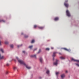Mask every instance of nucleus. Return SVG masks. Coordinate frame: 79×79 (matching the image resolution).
Returning <instances> with one entry per match:
<instances>
[{
  "mask_svg": "<svg viewBox=\"0 0 79 79\" xmlns=\"http://www.w3.org/2000/svg\"><path fill=\"white\" fill-rule=\"evenodd\" d=\"M21 46H22V44H21V45H19L17 46V47L18 48H19V47H21Z\"/></svg>",
  "mask_w": 79,
  "mask_h": 79,
  "instance_id": "24",
  "label": "nucleus"
},
{
  "mask_svg": "<svg viewBox=\"0 0 79 79\" xmlns=\"http://www.w3.org/2000/svg\"><path fill=\"white\" fill-rule=\"evenodd\" d=\"M32 47H33V46H29V48H30V49H31L32 48Z\"/></svg>",
  "mask_w": 79,
  "mask_h": 79,
  "instance_id": "22",
  "label": "nucleus"
},
{
  "mask_svg": "<svg viewBox=\"0 0 79 79\" xmlns=\"http://www.w3.org/2000/svg\"><path fill=\"white\" fill-rule=\"evenodd\" d=\"M35 42V40H33L31 42V43L32 44V43H34V42Z\"/></svg>",
  "mask_w": 79,
  "mask_h": 79,
  "instance_id": "17",
  "label": "nucleus"
},
{
  "mask_svg": "<svg viewBox=\"0 0 79 79\" xmlns=\"http://www.w3.org/2000/svg\"><path fill=\"white\" fill-rule=\"evenodd\" d=\"M40 62L41 63H43V59L42 58V57H40Z\"/></svg>",
  "mask_w": 79,
  "mask_h": 79,
  "instance_id": "6",
  "label": "nucleus"
},
{
  "mask_svg": "<svg viewBox=\"0 0 79 79\" xmlns=\"http://www.w3.org/2000/svg\"><path fill=\"white\" fill-rule=\"evenodd\" d=\"M66 13L67 15L68 16L70 17V14H69V12L68 10H66Z\"/></svg>",
  "mask_w": 79,
  "mask_h": 79,
  "instance_id": "3",
  "label": "nucleus"
},
{
  "mask_svg": "<svg viewBox=\"0 0 79 79\" xmlns=\"http://www.w3.org/2000/svg\"><path fill=\"white\" fill-rule=\"evenodd\" d=\"M60 58L61 59V60H64V59L65 58L64 57L61 56L60 57Z\"/></svg>",
  "mask_w": 79,
  "mask_h": 79,
  "instance_id": "18",
  "label": "nucleus"
},
{
  "mask_svg": "<svg viewBox=\"0 0 79 79\" xmlns=\"http://www.w3.org/2000/svg\"><path fill=\"white\" fill-rule=\"evenodd\" d=\"M53 60H54V58H53Z\"/></svg>",
  "mask_w": 79,
  "mask_h": 79,
  "instance_id": "39",
  "label": "nucleus"
},
{
  "mask_svg": "<svg viewBox=\"0 0 79 79\" xmlns=\"http://www.w3.org/2000/svg\"><path fill=\"white\" fill-rule=\"evenodd\" d=\"M13 47H14V46H13V45H10V47H11V48H13Z\"/></svg>",
  "mask_w": 79,
  "mask_h": 79,
  "instance_id": "25",
  "label": "nucleus"
},
{
  "mask_svg": "<svg viewBox=\"0 0 79 79\" xmlns=\"http://www.w3.org/2000/svg\"><path fill=\"white\" fill-rule=\"evenodd\" d=\"M1 45V41H0V45Z\"/></svg>",
  "mask_w": 79,
  "mask_h": 79,
  "instance_id": "34",
  "label": "nucleus"
},
{
  "mask_svg": "<svg viewBox=\"0 0 79 79\" xmlns=\"http://www.w3.org/2000/svg\"><path fill=\"white\" fill-rule=\"evenodd\" d=\"M5 44H9V42L7 41H6L5 42Z\"/></svg>",
  "mask_w": 79,
  "mask_h": 79,
  "instance_id": "20",
  "label": "nucleus"
},
{
  "mask_svg": "<svg viewBox=\"0 0 79 79\" xmlns=\"http://www.w3.org/2000/svg\"><path fill=\"white\" fill-rule=\"evenodd\" d=\"M59 73V72H56V75H57Z\"/></svg>",
  "mask_w": 79,
  "mask_h": 79,
  "instance_id": "26",
  "label": "nucleus"
},
{
  "mask_svg": "<svg viewBox=\"0 0 79 79\" xmlns=\"http://www.w3.org/2000/svg\"><path fill=\"white\" fill-rule=\"evenodd\" d=\"M59 54L60 55H61V53H59Z\"/></svg>",
  "mask_w": 79,
  "mask_h": 79,
  "instance_id": "38",
  "label": "nucleus"
},
{
  "mask_svg": "<svg viewBox=\"0 0 79 79\" xmlns=\"http://www.w3.org/2000/svg\"><path fill=\"white\" fill-rule=\"evenodd\" d=\"M17 69V67H14L13 68V69L14 70H15Z\"/></svg>",
  "mask_w": 79,
  "mask_h": 79,
  "instance_id": "14",
  "label": "nucleus"
},
{
  "mask_svg": "<svg viewBox=\"0 0 79 79\" xmlns=\"http://www.w3.org/2000/svg\"><path fill=\"white\" fill-rule=\"evenodd\" d=\"M65 77V75L64 74H62L61 75V77L62 78H63Z\"/></svg>",
  "mask_w": 79,
  "mask_h": 79,
  "instance_id": "13",
  "label": "nucleus"
},
{
  "mask_svg": "<svg viewBox=\"0 0 79 79\" xmlns=\"http://www.w3.org/2000/svg\"><path fill=\"white\" fill-rule=\"evenodd\" d=\"M44 27H40V26H39L38 27V28L39 29H43L44 28Z\"/></svg>",
  "mask_w": 79,
  "mask_h": 79,
  "instance_id": "8",
  "label": "nucleus"
},
{
  "mask_svg": "<svg viewBox=\"0 0 79 79\" xmlns=\"http://www.w3.org/2000/svg\"><path fill=\"white\" fill-rule=\"evenodd\" d=\"M68 2V0L65 1V2L64 3V5L65 6V7L67 8H68L69 6L68 4L67 3Z\"/></svg>",
  "mask_w": 79,
  "mask_h": 79,
  "instance_id": "2",
  "label": "nucleus"
},
{
  "mask_svg": "<svg viewBox=\"0 0 79 79\" xmlns=\"http://www.w3.org/2000/svg\"><path fill=\"white\" fill-rule=\"evenodd\" d=\"M51 49H53V47H51Z\"/></svg>",
  "mask_w": 79,
  "mask_h": 79,
  "instance_id": "35",
  "label": "nucleus"
},
{
  "mask_svg": "<svg viewBox=\"0 0 79 79\" xmlns=\"http://www.w3.org/2000/svg\"><path fill=\"white\" fill-rule=\"evenodd\" d=\"M76 65L79 67V64H76Z\"/></svg>",
  "mask_w": 79,
  "mask_h": 79,
  "instance_id": "30",
  "label": "nucleus"
},
{
  "mask_svg": "<svg viewBox=\"0 0 79 79\" xmlns=\"http://www.w3.org/2000/svg\"><path fill=\"white\" fill-rule=\"evenodd\" d=\"M6 74H8V71L6 72Z\"/></svg>",
  "mask_w": 79,
  "mask_h": 79,
  "instance_id": "31",
  "label": "nucleus"
},
{
  "mask_svg": "<svg viewBox=\"0 0 79 79\" xmlns=\"http://www.w3.org/2000/svg\"><path fill=\"white\" fill-rule=\"evenodd\" d=\"M37 26L36 25H34V28H37Z\"/></svg>",
  "mask_w": 79,
  "mask_h": 79,
  "instance_id": "21",
  "label": "nucleus"
},
{
  "mask_svg": "<svg viewBox=\"0 0 79 79\" xmlns=\"http://www.w3.org/2000/svg\"><path fill=\"white\" fill-rule=\"evenodd\" d=\"M59 20V18L58 17H56L54 19V20L55 21H57Z\"/></svg>",
  "mask_w": 79,
  "mask_h": 79,
  "instance_id": "11",
  "label": "nucleus"
},
{
  "mask_svg": "<svg viewBox=\"0 0 79 79\" xmlns=\"http://www.w3.org/2000/svg\"><path fill=\"white\" fill-rule=\"evenodd\" d=\"M21 35H23V33H21Z\"/></svg>",
  "mask_w": 79,
  "mask_h": 79,
  "instance_id": "36",
  "label": "nucleus"
},
{
  "mask_svg": "<svg viewBox=\"0 0 79 79\" xmlns=\"http://www.w3.org/2000/svg\"><path fill=\"white\" fill-rule=\"evenodd\" d=\"M67 72H68L67 71V70H66V73H67Z\"/></svg>",
  "mask_w": 79,
  "mask_h": 79,
  "instance_id": "37",
  "label": "nucleus"
},
{
  "mask_svg": "<svg viewBox=\"0 0 79 79\" xmlns=\"http://www.w3.org/2000/svg\"><path fill=\"white\" fill-rule=\"evenodd\" d=\"M57 53L56 52H53V55H52V56L54 57L55 56V54Z\"/></svg>",
  "mask_w": 79,
  "mask_h": 79,
  "instance_id": "10",
  "label": "nucleus"
},
{
  "mask_svg": "<svg viewBox=\"0 0 79 79\" xmlns=\"http://www.w3.org/2000/svg\"><path fill=\"white\" fill-rule=\"evenodd\" d=\"M49 70H47V71H46V73L48 74H49Z\"/></svg>",
  "mask_w": 79,
  "mask_h": 79,
  "instance_id": "15",
  "label": "nucleus"
},
{
  "mask_svg": "<svg viewBox=\"0 0 79 79\" xmlns=\"http://www.w3.org/2000/svg\"><path fill=\"white\" fill-rule=\"evenodd\" d=\"M24 37L25 38H27L28 37V35H25Z\"/></svg>",
  "mask_w": 79,
  "mask_h": 79,
  "instance_id": "23",
  "label": "nucleus"
},
{
  "mask_svg": "<svg viewBox=\"0 0 79 79\" xmlns=\"http://www.w3.org/2000/svg\"><path fill=\"white\" fill-rule=\"evenodd\" d=\"M31 57H34L35 58H36V55H32L31 56Z\"/></svg>",
  "mask_w": 79,
  "mask_h": 79,
  "instance_id": "12",
  "label": "nucleus"
},
{
  "mask_svg": "<svg viewBox=\"0 0 79 79\" xmlns=\"http://www.w3.org/2000/svg\"><path fill=\"white\" fill-rule=\"evenodd\" d=\"M4 58V56H2L1 54H0V60H2Z\"/></svg>",
  "mask_w": 79,
  "mask_h": 79,
  "instance_id": "5",
  "label": "nucleus"
},
{
  "mask_svg": "<svg viewBox=\"0 0 79 79\" xmlns=\"http://www.w3.org/2000/svg\"><path fill=\"white\" fill-rule=\"evenodd\" d=\"M16 59H17L18 60V62L20 64H23V65H24L25 66L26 68L28 69H31V67L30 66H28L27 65L26 63H25V62H24V61L19 59V58H18V57H16Z\"/></svg>",
  "mask_w": 79,
  "mask_h": 79,
  "instance_id": "1",
  "label": "nucleus"
},
{
  "mask_svg": "<svg viewBox=\"0 0 79 79\" xmlns=\"http://www.w3.org/2000/svg\"><path fill=\"white\" fill-rule=\"evenodd\" d=\"M9 65H10V64H8V63H7L6 64V66H9Z\"/></svg>",
  "mask_w": 79,
  "mask_h": 79,
  "instance_id": "29",
  "label": "nucleus"
},
{
  "mask_svg": "<svg viewBox=\"0 0 79 79\" xmlns=\"http://www.w3.org/2000/svg\"><path fill=\"white\" fill-rule=\"evenodd\" d=\"M72 61H76L77 62H79V60H76L74 59L73 58H72L71 59Z\"/></svg>",
  "mask_w": 79,
  "mask_h": 79,
  "instance_id": "4",
  "label": "nucleus"
},
{
  "mask_svg": "<svg viewBox=\"0 0 79 79\" xmlns=\"http://www.w3.org/2000/svg\"><path fill=\"white\" fill-rule=\"evenodd\" d=\"M1 22L5 23V21L3 19L0 20V23Z\"/></svg>",
  "mask_w": 79,
  "mask_h": 79,
  "instance_id": "9",
  "label": "nucleus"
},
{
  "mask_svg": "<svg viewBox=\"0 0 79 79\" xmlns=\"http://www.w3.org/2000/svg\"><path fill=\"white\" fill-rule=\"evenodd\" d=\"M37 48H36L35 49H34V51H35L37 50Z\"/></svg>",
  "mask_w": 79,
  "mask_h": 79,
  "instance_id": "32",
  "label": "nucleus"
},
{
  "mask_svg": "<svg viewBox=\"0 0 79 79\" xmlns=\"http://www.w3.org/2000/svg\"><path fill=\"white\" fill-rule=\"evenodd\" d=\"M40 52H41V49H40L39 50V51L38 52V53H40Z\"/></svg>",
  "mask_w": 79,
  "mask_h": 79,
  "instance_id": "27",
  "label": "nucleus"
},
{
  "mask_svg": "<svg viewBox=\"0 0 79 79\" xmlns=\"http://www.w3.org/2000/svg\"><path fill=\"white\" fill-rule=\"evenodd\" d=\"M23 53H25V51H23Z\"/></svg>",
  "mask_w": 79,
  "mask_h": 79,
  "instance_id": "33",
  "label": "nucleus"
},
{
  "mask_svg": "<svg viewBox=\"0 0 79 79\" xmlns=\"http://www.w3.org/2000/svg\"><path fill=\"white\" fill-rule=\"evenodd\" d=\"M46 50L49 51V48H47L46 49Z\"/></svg>",
  "mask_w": 79,
  "mask_h": 79,
  "instance_id": "28",
  "label": "nucleus"
},
{
  "mask_svg": "<svg viewBox=\"0 0 79 79\" xmlns=\"http://www.w3.org/2000/svg\"><path fill=\"white\" fill-rule=\"evenodd\" d=\"M58 61V60H56V62H54L53 63L54 65H56L57 64V62Z\"/></svg>",
  "mask_w": 79,
  "mask_h": 79,
  "instance_id": "7",
  "label": "nucleus"
},
{
  "mask_svg": "<svg viewBox=\"0 0 79 79\" xmlns=\"http://www.w3.org/2000/svg\"><path fill=\"white\" fill-rule=\"evenodd\" d=\"M63 49H64V50H65V51H69V50L67 49L66 48H63Z\"/></svg>",
  "mask_w": 79,
  "mask_h": 79,
  "instance_id": "16",
  "label": "nucleus"
},
{
  "mask_svg": "<svg viewBox=\"0 0 79 79\" xmlns=\"http://www.w3.org/2000/svg\"><path fill=\"white\" fill-rule=\"evenodd\" d=\"M0 51H1V52H2V53H3V52H4V51H3V49H0Z\"/></svg>",
  "mask_w": 79,
  "mask_h": 79,
  "instance_id": "19",
  "label": "nucleus"
}]
</instances>
